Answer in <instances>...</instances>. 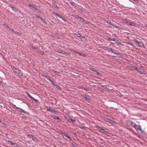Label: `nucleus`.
<instances>
[{"instance_id": "obj_1", "label": "nucleus", "mask_w": 147, "mask_h": 147, "mask_svg": "<svg viewBox=\"0 0 147 147\" xmlns=\"http://www.w3.org/2000/svg\"><path fill=\"white\" fill-rule=\"evenodd\" d=\"M135 129L137 131H140L141 132H144V131H143L142 129L141 126L139 125H137L136 126V128H135Z\"/></svg>"}, {"instance_id": "obj_2", "label": "nucleus", "mask_w": 147, "mask_h": 147, "mask_svg": "<svg viewBox=\"0 0 147 147\" xmlns=\"http://www.w3.org/2000/svg\"><path fill=\"white\" fill-rule=\"evenodd\" d=\"M65 118L68 120L69 122H71L73 123H74L76 121L75 119H73L70 118V117L68 116L65 117Z\"/></svg>"}, {"instance_id": "obj_3", "label": "nucleus", "mask_w": 147, "mask_h": 147, "mask_svg": "<svg viewBox=\"0 0 147 147\" xmlns=\"http://www.w3.org/2000/svg\"><path fill=\"white\" fill-rule=\"evenodd\" d=\"M82 97L88 101H91V99L88 97V96L86 94H83L82 95Z\"/></svg>"}, {"instance_id": "obj_4", "label": "nucleus", "mask_w": 147, "mask_h": 147, "mask_svg": "<svg viewBox=\"0 0 147 147\" xmlns=\"http://www.w3.org/2000/svg\"><path fill=\"white\" fill-rule=\"evenodd\" d=\"M12 69L16 74H20L18 69L13 67L12 68Z\"/></svg>"}, {"instance_id": "obj_5", "label": "nucleus", "mask_w": 147, "mask_h": 147, "mask_svg": "<svg viewBox=\"0 0 147 147\" xmlns=\"http://www.w3.org/2000/svg\"><path fill=\"white\" fill-rule=\"evenodd\" d=\"M47 110L48 111H50L51 112L56 113V110H55L52 109H51L50 108H49L48 107H47Z\"/></svg>"}, {"instance_id": "obj_6", "label": "nucleus", "mask_w": 147, "mask_h": 147, "mask_svg": "<svg viewBox=\"0 0 147 147\" xmlns=\"http://www.w3.org/2000/svg\"><path fill=\"white\" fill-rule=\"evenodd\" d=\"M95 127L96 128L98 129L99 131H105V129H103L101 127H100L99 126L96 125L95 126Z\"/></svg>"}, {"instance_id": "obj_7", "label": "nucleus", "mask_w": 147, "mask_h": 147, "mask_svg": "<svg viewBox=\"0 0 147 147\" xmlns=\"http://www.w3.org/2000/svg\"><path fill=\"white\" fill-rule=\"evenodd\" d=\"M51 72L52 73L58 75H59L60 74L59 72L55 70H52Z\"/></svg>"}, {"instance_id": "obj_8", "label": "nucleus", "mask_w": 147, "mask_h": 147, "mask_svg": "<svg viewBox=\"0 0 147 147\" xmlns=\"http://www.w3.org/2000/svg\"><path fill=\"white\" fill-rule=\"evenodd\" d=\"M53 13L55 15L57 16H58V17L61 18V19H63L64 21H65V20H64L63 18L59 14L56 12H53Z\"/></svg>"}, {"instance_id": "obj_9", "label": "nucleus", "mask_w": 147, "mask_h": 147, "mask_svg": "<svg viewBox=\"0 0 147 147\" xmlns=\"http://www.w3.org/2000/svg\"><path fill=\"white\" fill-rule=\"evenodd\" d=\"M16 109H17L19 110L20 111V112L21 113H26V112L23 109H21V108L20 107H16Z\"/></svg>"}, {"instance_id": "obj_10", "label": "nucleus", "mask_w": 147, "mask_h": 147, "mask_svg": "<svg viewBox=\"0 0 147 147\" xmlns=\"http://www.w3.org/2000/svg\"><path fill=\"white\" fill-rule=\"evenodd\" d=\"M63 54L69 57H70L71 56V55L67 53L65 51H63Z\"/></svg>"}, {"instance_id": "obj_11", "label": "nucleus", "mask_w": 147, "mask_h": 147, "mask_svg": "<svg viewBox=\"0 0 147 147\" xmlns=\"http://www.w3.org/2000/svg\"><path fill=\"white\" fill-rule=\"evenodd\" d=\"M138 45L140 47H144V43H143L142 42H140L138 44Z\"/></svg>"}, {"instance_id": "obj_12", "label": "nucleus", "mask_w": 147, "mask_h": 147, "mask_svg": "<svg viewBox=\"0 0 147 147\" xmlns=\"http://www.w3.org/2000/svg\"><path fill=\"white\" fill-rule=\"evenodd\" d=\"M136 125H137L135 123H134V122H131V126L132 127H133L135 128H136Z\"/></svg>"}, {"instance_id": "obj_13", "label": "nucleus", "mask_w": 147, "mask_h": 147, "mask_svg": "<svg viewBox=\"0 0 147 147\" xmlns=\"http://www.w3.org/2000/svg\"><path fill=\"white\" fill-rule=\"evenodd\" d=\"M10 7H11L16 12L17 9L15 7L13 6L12 5H11V6H10Z\"/></svg>"}, {"instance_id": "obj_14", "label": "nucleus", "mask_w": 147, "mask_h": 147, "mask_svg": "<svg viewBox=\"0 0 147 147\" xmlns=\"http://www.w3.org/2000/svg\"><path fill=\"white\" fill-rule=\"evenodd\" d=\"M7 142L9 144H10L11 145H14L15 144H16V143H13V142L12 141H11V140H8L7 141Z\"/></svg>"}, {"instance_id": "obj_15", "label": "nucleus", "mask_w": 147, "mask_h": 147, "mask_svg": "<svg viewBox=\"0 0 147 147\" xmlns=\"http://www.w3.org/2000/svg\"><path fill=\"white\" fill-rule=\"evenodd\" d=\"M80 20L82 22L86 24H87L88 23V22L86 21L85 20L83 19L82 18V19Z\"/></svg>"}, {"instance_id": "obj_16", "label": "nucleus", "mask_w": 147, "mask_h": 147, "mask_svg": "<svg viewBox=\"0 0 147 147\" xmlns=\"http://www.w3.org/2000/svg\"><path fill=\"white\" fill-rule=\"evenodd\" d=\"M134 69L137 71L140 72V69L138 68V67H134Z\"/></svg>"}, {"instance_id": "obj_17", "label": "nucleus", "mask_w": 147, "mask_h": 147, "mask_svg": "<svg viewBox=\"0 0 147 147\" xmlns=\"http://www.w3.org/2000/svg\"><path fill=\"white\" fill-rule=\"evenodd\" d=\"M112 52L114 54H115L116 55H119V53H118L115 50H113V51H112Z\"/></svg>"}, {"instance_id": "obj_18", "label": "nucleus", "mask_w": 147, "mask_h": 147, "mask_svg": "<svg viewBox=\"0 0 147 147\" xmlns=\"http://www.w3.org/2000/svg\"><path fill=\"white\" fill-rule=\"evenodd\" d=\"M94 74L96 75H98L99 76H100V73L99 72H97L95 70V71L94 72Z\"/></svg>"}, {"instance_id": "obj_19", "label": "nucleus", "mask_w": 147, "mask_h": 147, "mask_svg": "<svg viewBox=\"0 0 147 147\" xmlns=\"http://www.w3.org/2000/svg\"><path fill=\"white\" fill-rule=\"evenodd\" d=\"M52 4L55 7L58 8H59V7H57V5L56 4V3L55 2H53Z\"/></svg>"}, {"instance_id": "obj_20", "label": "nucleus", "mask_w": 147, "mask_h": 147, "mask_svg": "<svg viewBox=\"0 0 147 147\" xmlns=\"http://www.w3.org/2000/svg\"><path fill=\"white\" fill-rule=\"evenodd\" d=\"M70 3L73 6L75 7L76 5V3L73 2H71Z\"/></svg>"}, {"instance_id": "obj_21", "label": "nucleus", "mask_w": 147, "mask_h": 147, "mask_svg": "<svg viewBox=\"0 0 147 147\" xmlns=\"http://www.w3.org/2000/svg\"><path fill=\"white\" fill-rule=\"evenodd\" d=\"M29 6H30L31 7H32L35 10H36L37 9L36 7L33 5H30Z\"/></svg>"}, {"instance_id": "obj_22", "label": "nucleus", "mask_w": 147, "mask_h": 147, "mask_svg": "<svg viewBox=\"0 0 147 147\" xmlns=\"http://www.w3.org/2000/svg\"><path fill=\"white\" fill-rule=\"evenodd\" d=\"M129 25L131 26H134L135 25V24L134 23V22H130Z\"/></svg>"}, {"instance_id": "obj_23", "label": "nucleus", "mask_w": 147, "mask_h": 147, "mask_svg": "<svg viewBox=\"0 0 147 147\" xmlns=\"http://www.w3.org/2000/svg\"><path fill=\"white\" fill-rule=\"evenodd\" d=\"M75 18H77V19H79V20H80L82 19V18L81 17H80V16H78V15H77L76 16H75Z\"/></svg>"}, {"instance_id": "obj_24", "label": "nucleus", "mask_w": 147, "mask_h": 147, "mask_svg": "<svg viewBox=\"0 0 147 147\" xmlns=\"http://www.w3.org/2000/svg\"><path fill=\"white\" fill-rule=\"evenodd\" d=\"M106 22L107 23H108L110 25H113V24H112L111 22L109 20H107L106 21Z\"/></svg>"}, {"instance_id": "obj_25", "label": "nucleus", "mask_w": 147, "mask_h": 147, "mask_svg": "<svg viewBox=\"0 0 147 147\" xmlns=\"http://www.w3.org/2000/svg\"><path fill=\"white\" fill-rule=\"evenodd\" d=\"M45 77L47 80H49V81H50L51 82V81L52 80L49 77V76H45Z\"/></svg>"}, {"instance_id": "obj_26", "label": "nucleus", "mask_w": 147, "mask_h": 147, "mask_svg": "<svg viewBox=\"0 0 147 147\" xmlns=\"http://www.w3.org/2000/svg\"><path fill=\"white\" fill-rule=\"evenodd\" d=\"M65 137H66L67 138L69 139L70 140H71V138L69 136H68L67 135L65 134Z\"/></svg>"}, {"instance_id": "obj_27", "label": "nucleus", "mask_w": 147, "mask_h": 147, "mask_svg": "<svg viewBox=\"0 0 147 147\" xmlns=\"http://www.w3.org/2000/svg\"><path fill=\"white\" fill-rule=\"evenodd\" d=\"M110 40L112 41H114L115 42H117L118 41L117 40L114 38H111Z\"/></svg>"}, {"instance_id": "obj_28", "label": "nucleus", "mask_w": 147, "mask_h": 147, "mask_svg": "<svg viewBox=\"0 0 147 147\" xmlns=\"http://www.w3.org/2000/svg\"><path fill=\"white\" fill-rule=\"evenodd\" d=\"M78 127L81 129H84L85 128V127H84V126H81V125L79 126Z\"/></svg>"}, {"instance_id": "obj_29", "label": "nucleus", "mask_w": 147, "mask_h": 147, "mask_svg": "<svg viewBox=\"0 0 147 147\" xmlns=\"http://www.w3.org/2000/svg\"><path fill=\"white\" fill-rule=\"evenodd\" d=\"M63 51H62V50H59L57 51V52L58 53H62V54H63Z\"/></svg>"}, {"instance_id": "obj_30", "label": "nucleus", "mask_w": 147, "mask_h": 147, "mask_svg": "<svg viewBox=\"0 0 147 147\" xmlns=\"http://www.w3.org/2000/svg\"><path fill=\"white\" fill-rule=\"evenodd\" d=\"M93 72H94L95 71V70L93 68L91 67L89 68Z\"/></svg>"}, {"instance_id": "obj_31", "label": "nucleus", "mask_w": 147, "mask_h": 147, "mask_svg": "<svg viewBox=\"0 0 147 147\" xmlns=\"http://www.w3.org/2000/svg\"><path fill=\"white\" fill-rule=\"evenodd\" d=\"M124 22L127 24H129L130 22L125 20Z\"/></svg>"}, {"instance_id": "obj_32", "label": "nucleus", "mask_w": 147, "mask_h": 147, "mask_svg": "<svg viewBox=\"0 0 147 147\" xmlns=\"http://www.w3.org/2000/svg\"><path fill=\"white\" fill-rule=\"evenodd\" d=\"M109 48V47H105L103 48V49L105 50H108Z\"/></svg>"}, {"instance_id": "obj_33", "label": "nucleus", "mask_w": 147, "mask_h": 147, "mask_svg": "<svg viewBox=\"0 0 147 147\" xmlns=\"http://www.w3.org/2000/svg\"><path fill=\"white\" fill-rule=\"evenodd\" d=\"M54 118L55 119H58V120L59 119V117L57 116H55L54 117Z\"/></svg>"}, {"instance_id": "obj_34", "label": "nucleus", "mask_w": 147, "mask_h": 147, "mask_svg": "<svg viewBox=\"0 0 147 147\" xmlns=\"http://www.w3.org/2000/svg\"><path fill=\"white\" fill-rule=\"evenodd\" d=\"M27 136L29 138H31L32 135L31 134H28L27 135Z\"/></svg>"}, {"instance_id": "obj_35", "label": "nucleus", "mask_w": 147, "mask_h": 147, "mask_svg": "<svg viewBox=\"0 0 147 147\" xmlns=\"http://www.w3.org/2000/svg\"><path fill=\"white\" fill-rule=\"evenodd\" d=\"M5 27L9 29V28H10V27H9V26H8V25H5L4 26Z\"/></svg>"}, {"instance_id": "obj_36", "label": "nucleus", "mask_w": 147, "mask_h": 147, "mask_svg": "<svg viewBox=\"0 0 147 147\" xmlns=\"http://www.w3.org/2000/svg\"><path fill=\"white\" fill-rule=\"evenodd\" d=\"M70 51L71 52H73V53H76V51L75 50H74V49H70Z\"/></svg>"}, {"instance_id": "obj_37", "label": "nucleus", "mask_w": 147, "mask_h": 147, "mask_svg": "<svg viewBox=\"0 0 147 147\" xmlns=\"http://www.w3.org/2000/svg\"><path fill=\"white\" fill-rule=\"evenodd\" d=\"M9 30L11 32H13L14 31L13 29L11 28H10L9 29Z\"/></svg>"}, {"instance_id": "obj_38", "label": "nucleus", "mask_w": 147, "mask_h": 147, "mask_svg": "<svg viewBox=\"0 0 147 147\" xmlns=\"http://www.w3.org/2000/svg\"><path fill=\"white\" fill-rule=\"evenodd\" d=\"M113 26H114V27H116V28H119V26H117L115 24H113Z\"/></svg>"}, {"instance_id": "obj_39", "label": "nucleus", "mask_w": 147, "mask_h": 147, "mask_svg": "<svg viewBox=\"0 0 147 147\" xmlns=\"http://www.w3.org/2000/svg\"><path fill=\"white\" fill-rule=\"evenodd\" d=\"M60 134L62 135L63 136H65V134L64 133H63V132H61Z\"/></svg>"}, {"instance_id": "obj_40", "label": "nucleus", "mask_w": 147, "mask_h": 147, "mask_svg": "<svg viewBox=\"0 0 147 147\" xmlns=\"http://www.w3.org/2000/svg\"><path fill=\"white\" fill-rule=\"evenodd\" d=\"M134 41L135 42H136V43H138V44H139V42H139V41H138V40H136V39H135V40H134Z\"/></svg>"}, {"instance_id": "obj_41", "label": "nucleus", "mask_w": 147, "mask_h": 147, "mask_svg": "<svg viewBox=\"0 0 147 147\" xmlns=\"http://www.w3.org/2000/svg\"><path fill=\"white\" fill-rule=\"evenodd\" d=\"M128 44L131 46H133V43L131 42H130L129 43H128Z\"/></svg>"}, {"instance_id": "obj_42", "label": "nucleus", "mask_w": 147, "mask_h": 147, "mask_svg": "<svg viewBox=\"0 0 147 147\" xmlns=\"http://www.w3.org/2000/svg\"><path fill=\"white\" fill-rule=\"evenodd\" d=\"M80 37V38L81 39H82L83 38H84V39L85 38V37L84 36L82 35H81Z\"/></svg>"}, {"instance_id": "obj_43", "label": "nucleus", "mask_w": 147, "mask_h": 147, "mask_svg": "<svg viewBox=\"0 0 147 147\" xmlns=\"http://www.w3.org/2000/svg\"><path fill=\"white\" fill-rule=\"evenodd\" d=\"M113 49H112L111 48H109V49L108 50L110 51H111V52H112V51H113Z\"/></svg>"}, {"instance_id": "obj_44", "label": "nucleus", "mask_w": 147, "mask_h": 147, "mask_svg": "<svg viewBox=\"0 0 147 147\" xmlns=\"http://www.w3.org/2000/svg\"><path fill=\"white\" fill-rule=\"evenodd\" d=\"M33 100L35 101L36 102H38V101L37 100L34 98V99Z\"/></svg>"}, {"instance_id": "obj_45", "label": "nucleus", "mask_w": 147, "mask_h": 147, "mask_svg": "<svg viewBox=\"0 0 147 147\" xmlns=\"http://www.w3.org/2000/svg\"><path fill=\"white\" fill-rule=\"evenodd\" d=\"M107 40H110L111 38L109 37H107Z\"/></svg>"}, {"instance_id": "obj_46", "label": "nucleus", "mask_w": 147, "mask_h": 147, "mask_svg": "<svg viewBox=\"0 0 147 147\" xmlns=\"http://www.w3.org/2000/svg\"><path fill=\"white\" fill-rule=\"evenodd\" d=\"M41 20L43 22H44L46 24H47V22H46L45 20H44V19H43V18H42V19H41Z\"/></svg>"}, {"instance_id": "obj_47", "label": "nucleus", "mask_w": 147, "mask_h": 147, "mask_svg": "<svg viewBox=\"0 0 147 147\" xmlns=\"http://www.w3.org/2000/svg\"><path fill=\"white\" fill-rule=\"evenodd\" d=\"M31 138L32 140H34L36 139V138L35 137L33 136H32Z\"/></svg>"}, {"instance_id": "obj_48", "label": "nucleus", "mask_w": 147, "mask_h": 147, "mask_svg": "<svg viewBox=\"0 0 147 147\" xmlns=\"http://www.w3.org/2000/svg\"><path fill=\"white\" fill-rule=\"evenodd\" d=\"M51 82H52L53 85L54 86H55V83L52 80Z\"/></svg>"}, {"instance_id": "obj_49", "label": "nucleus", "mask_w": 147, "mask_h": 147, "mask_svg": "<svg viewBox=\"0 0 147 147\" xmlns=\"http://www.w3.org/2000/svg\"><path fill=\"white\" fill-rule=\"evenodd\" d=\"M12 105H13V107H15V109H16V107H17L15 105H13V104H12Z\"/></svg>"}, {"instance_id": "obj_50", "label": "nucleus", "mask_w": 147, "mask_h": 147, "mask_svg": "<svg viewBox=\"0 0 147 147\" xmlns=\"http://www.w3.org/2000/svg\"><path fill=\"white\" fill-rule=\"evenodd\" d=\"M12 105H13V107H15V109H16V107H17L15 105H13V104H12Z\"/></svg>"}, {"instance_id": "obj_51", "label": "nucleus", "mask_w": 147, "mask_h": 147, "mask_svg": "<svg viewBox=\"0 0 147 147\" xmlns=\"http://www.w3.org/2000/svg\"><path fill=\"white\" fill-rule=\"evenodd\" d=\"M81 35L80 34H77V36L78 37H80L81 36Z\"/></svg>"}, {"instance_id": "obj_52", "label": "nucleus", "mask_w": 147, "mask_h": 147, "mask_svg": "<svg viewBox=\"0 0 147 147\" xmlns=\"http://www.w3.org/2000/svg\"><path fill=\"white\" fill-rule=\"evenodd\" d=\"M27 94L28 97L30 98V97L31 96L28 93H27Z\"/></svg>"}, {"instance_id": "obj_53", "label": "nucleus", "mask_w": 147, "mask_h": 147, "mask_svg": "<svg viewBox=\"0 0 147 147\" xmlns=\"http://www.w3.org/2000/svg\"><path fill=\"white\" fill-rule=\"evenodd\" d=\"M80 55L81 56H84V54H83V53H80Z\"/></svg>"}, {"instance_id": "obj_54", "label": "nucleus", "mask_w": 147, "mask_h": 147, "mask_svg": "<svg viewBox=\"0 0 147 147\" xmlns=\"http://www.w3.org/2000/svg\"><path fill=\"white\" fill-rule=\"evenodd\" d=\"M82 89H84L86 91H88V90L87 89V88H82Z\"/></svg>"}, {"instance_id": "obj_55", "label": "nucleus", "mask_w": 147, "mask_h": 147, "mask_svg": "<svg viewBox=\"0 0 147 147\" xmlns=\"http://www.w3.org/2000/svg\"><path fill=\"white\" fill-rule=\"evenodd\" d=\"M30 98H31L32 100H33L34 99V98L32 96L30 97Z\"/></svg>"}, {"instance_id": "obj_56", "label": "nucleus", "mask_w": 147, "mask_h": 147, "mask_svg": "<svg viewBox=\"0 0 147 147\" xmlns=\"http://www.w3.org/2000/svg\"><path fill=\"white\" fill-rule=\"evenodd\" d=\"M76 53L78 54H79V55H80V52H79L77 51H76Z\"/></svg>"}, {"instance_id": "obj_57", "label": "nucleus", "mask_w": 147, "mask_h": 147, "mask_svg": "<svg viewBox=\"0 0 147 147\" xmlns=\"http://www.w3.org/2000/svg\"><path fill=\"white\" fill-rule=\"evenodd\" d=\"M72 144V146L73 147H78L77 146H75L74 144Z\"/></svg>"}, {"instance_id": "obj_58", "label": "nucleus", "mask_w": 147, "mask_h": 147, "mask_svg": "<svg viewBox=\"0 0 147 147\" xmlns=\"http://www.w3.org/2000/svg\"><path fill=\"white\" fill-rule=\"evenodd\" d=\"M2 84V82L0 80V85Z\"/></svg>"}, {"instance_id": "obj_59", "label": "nucleus", "mask_w": 147, "mask_h": 147, "mask_svg": "<svg viewBox=\"0 0 147 147\" xmlns=\"http://www.w3.org/2000/svg\"><path fill=\"white\" fill-rule=\"evenodd\" d=\"M134 1L136 2H138V0H134Z\"/></svg>"}, {"instance_id": "obj_60", "label": "nucleus", "mask_w": 147, "mask_h": 147, "mask_svg": "<svg viewBox=\"0 0 147 147\" xmlns=\"http://www.w3.org/2000/svg\"><path fill=\"white\" fill-rule=\"evenodd\" d=\"M33 49H36V47H33Z\"/></svg>"}, {"instance_id": "obj_61", "label": "nucleus", "mask_w": 147, "mask_h": 147, "mask_svg": "<svg viewBox=\"0 0 147 147\" xmlns=\"http://www.w3.org/2000/svg\"><path fill=\"white\" fill-rule=\"evenodd\" d=\"M11 1L12 3L13 2V0H11V1Z\"/></svg>"}, {"instance_id": "obj_62", "label": "nucleus", "mask_w": 147, "mask_h": 147, "mask_svg": "<svg viewBox=\"0 0 147 147\" xmlns=\"http://www.w3.org/2000/svg\"><path fill=\"white\" fill-rule=\"evenodd\" d=\"M1 121L0 120V123H1Z\"/></svg>"}, {"instance_id": "obj_63", "label": "nucleus", "mask_w": 147, "mask_h": 147, "mask_svg": "<svg viewBox=\"0 0 147 147\" xmlns=\"http://www.w3.org/2000/svg\"><path fill=\"white\" fill-rule=\"evenodd\" d=\"M58 86V87H59V86Z\"/></svg>"}]
</instances>
